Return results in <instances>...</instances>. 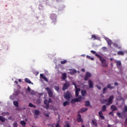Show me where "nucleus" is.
Returning <instances> with one entry per match:
<instances>
[{
  "label": "nucleus",
  "instance_id": "nucleus-1",
  "mask_svg": "<svg viewBox=\"0 0 127 127\" xmlns=\"http://www.w3.org/2000/svg\"><path fill=\"white\" fill-rule=\"evenodd\" d=\"M114 100V95H111L110 96L108 99H102L100 100L101 104H106V106H110L113 104V101Z\"/></svg>",
  "mask_w": 127,
  "mask_h": 127
},
{
  "label": "nucleus",
  "instance_id": "nucleus-2",
  "mask_svg": "<svg viewBox=\"0 0 127 127\" xmlns=\"http://www.w3.org/2000/svg\"><path fill=\"white\" fill-rule=\"evenodd\" d=\"M99 60L101 62L102 65L103 67H108V64L106 62V60L103 58V57H100Z\"/></svg>",
  "mask_w": 127,
  "mask_h": 127
},
{
  "label": "nucleus",
  "instance_id": "nucleus-3",
  "mask_svg": "<svg viewBox=\"0 0 127 127\" xmlns=\"http://www.w3.org/2000/svg\"><path fill=\"white\" fill-rule=\"evenodd\" d=\"M72 97L71 93L69 91H66L64 94V98L66 100H70V98Z\"/></svg>",
  "mask_w": 127,
  "mask_h": 127
},
{
  "label": "nucleus",
  "instance_id": "nucleus-4",
  "mask_svg": "<svg viewBox=\"0 0 127 127\" xmlns=\"http://www.w3.org/2000/svg\"><path fill=\"white\" fill-rule=\"evenodd\" d=\"M72 84L74 85L75 89V97H78L79 96V92H80V88H77V85L75 82H73Z\"/></svg>",
  "mask_w": 127,
  "mask_h": 127
},
{
  "label": "nucleus",
  "instance_id": "nucleus-5",
  "mask_svg": "<svg viewBox=\"0 0 127 127\" xmlns=\"http://www.w3.org/2000/svg\"><path fill=\"white\" fill-rule=\"evenodd\" d=\"M46 90H47L49 97H50V98L53 97V92H52V90H51V89H50L49 87H47Z\"/></svg>",
  "mask_w": 127,
  "mask_h": 127
},
{
  "label": "nucleus",
  "instance_id": "nucleus-6",
  "mask_svg": "<svg viewBox=\"0 0 127 127\" xmlns=\"http://www.w3.org/2000/svg\"><path fill=\"white\" fill-rule=\"evenodd\" d=\"M91 76H92V74L89 72H87L84 76L85 81H88V79L91 77Z\"/></svg>",
  "mask_w": 127,
  "mask_h": 127
},
{
  "label": "nucleus",
  "instance_id": "nucleus-7",
  "mask_svg": "<svg viewBox=\"0 0 127 127\" xmlns=\"http://www.w3.org/2000/svg\"><path fill=\"white\" fill-rule=\"evenodd\" d=\"M70 86V83L69 82H66L64 83L63 87V91H65L68 89V87Z\"/></svg>",
  "mask_w": 127,
  "mask_h": 127
},
{
  "label": "nucleus",
  "instance_id": "nucleus-8",
  "mask_svg": "<svg viewBox=\"0 0 127 127\" xmlns=\"http://www.w3.org/2000/svg\"><path fill=\"white\" fill-rule=\"evenodd\" d=\"M50 17L53 21H56V19H57L56 14L52 13L51 14Z\"/></svg>",
  "mask_w": 127,
  "mask_h": 127
},
{
  "label": "nucleus",
  "instance_id": "nucleus-9",
  "mask_svg": "<svg viewBox=\"0 0 127 127\" xmlns=\"http://www.w3.org/2000/svg\"><path fill=\"white\" fill-rule=\"evenodd\" d=\"M88 85L90 89L93 88L94 87V82L91 79L88 80Z\"/></svg>",
  "mask_w": 127,
  "mask_h": 127
},
{
  "label": "nucleus",
  "instance_id": "nucleus-10",
  "mask_svg": "<svg viewBox=\"0 0 127 127\" xmlns=\"http://www.w3.org/2000/svg\"><path fill=\"white\" fill-rule=\"evenodd\" d=\"M76 102H80V97H78L77 98H74L72 99L71 101V104H75Z\"/></svg>",
  "mask_w": 127,
  "mask_h": 127
},
{
  "label": "nucleus",
  "instance_id": "nucleus-11",
  "mask_svg": "<svg viewBox=\"0 0 127 127\" xmlns=\"http://www.w3.org/2000/svg\"><path fill=\"white\" fill-rule=\"evenodd\" d=\"M104 38H105V40L107 41L108 45H109V46H111V45H112V40H111L108 37H105Z\"/></svg>",
  "mask_w": 127,
  "mask_h": 127
},
{
  "label": "nucleus",
  "instance_id": "nucleus-12",
  "mask_svg": "<svg viewBox=\"0 0 127 127\" xmlns=\"http://www.w3.org/2000/svg\"><path fill=\"white\" fill-rule=\"evenodd\" d=\"M115 63H116L117 67L120 68L122 65V63L121 62V61L115 60Z\"/></svg>",
  "mask_w": 127,
  "mask_h": 127
},
{
  "label": "nucleus",
  "instance_id": "nucleus-13",
  "mask_svg": "<svg viewBox=\"0 0 127 127\" xmlns=\"http://www.w3.org/2000/svg\"><path fill=\"white\" fill-rule=\"evenodd\" d=\"M91 53H92V54H94L95 55V56H96V57H98V58H99L100 57H101V56H100V55L98 54V53H97V52L95 51H93L91 50L90 51Z\"/></svg>",
  "mask_w": 127,
  "mask_h": 127
},
{
  "label": "nucleus",
  "instance_id": "nucleus-14",
  "mask_svg": "<svg viewBox=\"0 0 127 127\" xmlns=\"http://www.w3.org/2000/svg\"><path fill=\"white\" fill-rule=\"evenodd\" d=\"M66 78H67V73H64L62 75V80H66Z\"/></svg>",
  "mask_w": 127,
  "mask_h": 127
},
{
  "label": "nucleus",
  "instance_id": "nucleus-15",
  "mask_svg": "<svg viewBox=\"0 0 127 127\" xmlns=\"http://www.w3.org/2000/svg\"><path fill=\"white\" fill-rule=\"evenodd\" d=\"M40 77H42V78L46 81L48 82V79L45 77V75H44L43 74H40Z\"/></svg>",
  "mask_w": 127,
  "mask_h": 127
},
{
  "label": "nucleus",
  "instance_id": "nucleus-16",
  "mask_svg": "<svg viewBox=\"0 0 127 127\" xmlns=\"http://www.w3.org/2000/svg\"><path fill=\"white\" fill-rule=\"evenodd\" d=\"M99 115L102 120L105 119V117H104V116H103V112L102 111H100L99 112Z\"/></svg>",
  "mask_w": 127,
  "mask_h": 127
},
{
  "label": "nucleus",
  "instance_id": "nucleus-17",
  "mask_svg": "<svg viewBox=\"0 0 127 127\" xmlns=\"http://www.w3.org/2000/svg\"><path fill=\"white\" fill-rule=\"evenodd\" d=\"M99 37H97V36L95 35H92L91 39H93V40H97V39H100Z\"/></svg>",
  "mask_w": 127,
  "mask_h": 127
},
{
  "label": "nucleus",
  "instance_id": "nucleus-18",
  "mask_svg": "<svg viewBox=\"0 0 127 127\" xmlns=\"http://www.w3.org/2000/svg\"><path fill=\"white\" fill-rule=\"evenodd\" d=\"M111 109L112 110V112H114V111H117V107L115 105H112L111 106Z\"/></svg>",
  "mask_w": 127,
  "mask_h": 127
},
{
  "label": "nucleus",
  "instance_id": "nucleus-19",
  "mask_svg": "<svg viewBox=\"0 0 127 127\" xmlns=\"http://www.w3.org/2000/svg\"><path fill=\"white\" fill-rule=\"evenodd\" d=\"M25 81L26 83H28V84H32V85H33V83L31 82V81H30V80L28 78H25Z\"/></svg>",
  "mask_w": 127,
  "mask_h": 127
},
{
  "label": "nucleus",
  "instance_id": "nucleus-20",
  "mask_svg": "<svg viewBox=\"0 0 127 127\" xmlns=\"http://www.w3.org/2000/svg\"><path fill=\"white\" fill-rule=\"evenodd\" d=\"M81 93L82 96H86V95H87V91L85 90H81Z\"/></svg>",
  "mask_w": 127,
  "mask_h": 127
},
{
  "label": "nucleus",
  "instance_id": "nucleus-21",
  "mask_svg": "<svg viewBox=\"0 0 127 127\" xmlns=\"http://www.w3.org/2000/svg\"><path fill=\"white\" fill-rule=\"evenodd\" d=\"M106 111H107V106L103 105L102 108V111L100 112H106Z\"/></svg>",
  "mask_w": 127,
  "mask_h": 127
},
{
  "label": "nucleus",
  "instance_id": "nucleus-22",
  "mask_svg": "<svg viewBox=\"0 0 127 127\" xmlns=\"http://www.w3.org/2000/svg\"><path fill=\"white\" fill-rule=\"evenodd\" d=\"M87 111H88V108H82L80 110V113H85V112H87Z\"/></svg>",
  "mask_w": 127,
  "mask_h": 127
},
{
  "label": "nucleus",
  "instance_id": "nucleus-23",
  "mask_svg": "<svg viewBox=\"0 0 127 127\" xmlns=\"http://www.w3.org/2000/svg\"><path fill=\"white\" fill-rule=\"evenodd\" d=\"M70 73L71 75H74V74L77 73V70H76L75 69H71Z\"/></svg>",
  "mask_w": 127,
  "mask_h": 127
},
{
  "label": "nucleus",
  "instance_id": "nucleus-24",
  "mask_svg": "<svg viewBox=\"0 0 127 127\" xmlns=\"http://www.w3.org/2000/svg\"><path fill=\"white\" fill-rule=\"evenodd\" d=\"M69 105H70V102L68 101H65L63 103L64 107H66V106H69Z\"/></svg>",
  "mask_w": 127,
  "mask_h": 127
},
{
  "label": "nucleus",
  "instance_id": "nucleus-25",
  "mask_svg": "<svg viewBox=\"0 0 127 127\" xmlns=\"http://www.w3.org/2000/svg\"><path fill=\"white\" fill-rule=\"evenodd\" d=\"M85 107H89V106H91L90 101H85Z\"/></svg>",
  "mask_w": 127,
  "mask_h": 127
},
{
  "label": "nucleus",
  "instance_id": "nucleus-26",
  "mask_svg": "<svg viewBox=\"0 0 127 127\" xmlns=\"http://www.w3.org/2000/svg\"><path fill=\"white\" fill-rule=\"evenodd\" d=\"M20 124L21 125H22V126L23 127H25V125H26V123L25 122V121H20Z\"/></svg>",
  "mask_w": 127,
  "mask_h": 127
},
{
  "label": "nucleus",
  "instance_id": "nucleus-27",
  "mask_svg": "<svg viewBox=\"0 0 127 127\" xmlns=\"http://www.w3.org/2000/svg\"><path fill=\"white\" fill-rule=\"evenodd\" d=\"M40 114V111L38 110H35V115L36 116H38Z\"/></svg>",
  "mask_w": 127,
  "mask_h": 127
},
{
  "label": "nucleus",
  "instance_id": "nucleus-28",
  "mask_svg": "<svg viewBox=\"0 0 127 127\" xmlns=\"http://www.w3.org/2000/svg\"><path fill=\"white\" fill-rule=\"evenodd\" d=\"M78 114L77 117V122H78V123H80V111H78Z\"/></svg>",
  "mask_w": 127,
  "mask_h": 127
},
{
  "label": "nucleus",
  "instance_id": "nucleus-29",
  "mask_svg": "<svg viewBox=\"0 0 127 127\" xmlns=\"http://www.w3.org/2000/svg\"><path fill=\"white\" fill-rule=\"evenodd\" d=\"M13 105L16 107L17 108L18 107V102L16 101H13Z\"/></svg>",
  "mask_w": 127,
  "mask_h": 127
},
{
  "label": "nucleus",
  "instance_id": "nucleus-30",
  "mask_svg": "<svg viewBox=\"0 0 127 127\" xmlns=\"http://www.w3.org/2000/svg\"><path fill=\"white\" fill-rule=\"evenodd\" d=\"M86 58H88V59H90L92 61H94V60H95V59L94 58H92L91 57V56L88 55L86 56Z\"/></svg>",
  "mask_w": 127,
  "mask_h": 127
},
{
  "label": "nucleus",
  "instance_id": "nucleus-31",
  "mask_svg": "<svg viewBox=\"0 0 127 127\" xmlns=\"http://www.w3.org/2000/svg\"><path fill=\"white\" fill-rule=\"evenodd\" d=\"M0 121L2 123H4V122H5V119H4V118L3 117L0 116Z\"/></svg>",
  "mask_w": 127,
  "mask_h": 127
},
{
  "label": "nucleus",
  "instance_id": "nucleus-32",
  "mask_svg": "<svg viewBox=\"0 0 127 127\" xmlns=\"http://www.w3.org/2000/svg\"><path fill=\"white\" fill-rule=\"evenodd\" d=\"M112 85H113V84H108L107 85V88L108 89H110V90H112V89H114V87H112Z\"/></svg>",
  "mask_w": 127,
  "mask_h": 127
},
{
  "label": "nucleus",
  "instance_id": "nucleus-33",
  "mask_svg": "<svg viewBox=\"0 0 127 127\" xmlns=\"http://www.w3.org/2000/svg\"><path fill=\"white\" fill-rule=\"evenodd\" d=\"M118 55H124V54H125V52L121 51H119L118 52Z\"/></svg>",
  "mask_w": 127,
  "mask_h": 127
},
{
  "label": "nucleus",
  "instance_id": "nucleus-34",
  "mask_svg": "<svg viewBox=\"0 0 127 127\" xmlns=\"http://www.w3.org/2000/svg\"><path fill=\"white\" fill-rule=\"evenodd\" d=\"M123 113H127V106H125L124 110H123Z\"/></svg>",
  "mask_w": 127,
  "mask_h": 127
},
{
  "label": "nucleus",
  "instance_id": "nucleus-35",
  "mask_svg": "<svg viewBox=\"0 0 127 127\" xmlns=\"http://www.w3.org/2000/svg\"><path fill=\"white\" fill-rule=\"evenodd\" d=\"M67 63V60H64V61H62L61 62V64H66Z\"/></svg>",
  "mask_w": 127,
  "mask_h": 127
},
{
  "label": "nucleus",
  "instance_id": "nucleus-36",
  "mask_svg": "<svg viewBox=\"0 0 127 127\" xmlns=\"http://www.w3.org/2000/svg\"><path fill=\"white\" fill-rule=\"evenodd\" d=\"M107 90H108V87H104L103 89V94H105V93H106V91H107Z\"/></svg>",
  "mask_w": 127,
  "mask_h": 127
},
{
  "label": "nucleus",
  "instance_id": "nucleus-37",
  "mask_svg": "<svg viewBox=\"0 0 127 127\" xmlns=\"http://www.w3.org/2000/svg\"><path fill=\"white\" fill-rule=\"evenodd\" d=\"M92 123H93V125L94 126H95V127H97V122H96L94 121V120H92Z\"/></svg>",
  "mask_w": 127,
  "mask_h": 127
},
{
  "label": "nucleus",
  "instance_id": "nucleus-38",
  "mask_svg": "<svg viewBox=\"0 0 127 127\" xmlns=\"http://www.w3.org/2000/svg\"><path fill=\"white\" fill-rule=\"evenodd\" d=\"M54 89L56 91H59V86H55Z\"/></svg>",
  "mask_w": 127,
  "mask_h": 127
},
{
  "label": "nucleus",
  "instance_id": "nucleus-39",
  "mask_svg": "<svg viewBox=\"0 0 127 127\" xmlns=\"http://www.w3.org/2000/svg\"><path fill=\"white\" fill-rule=\"evenodd\" d=\"M13 126L14 127H17V123L16 122L14 123V124H13Z\"/></svg>",
  "mask_w": 127,
  "mask_h": 127
},
{
  "label": "nucleus",
  "instance_id": "nucleus-40",
  "mask_svg": "<svg viewBox=\"0 0 127 127\" xmlns=\"http://www.w3.org/2000/svg\"><path fill=\"white\" fill-rule=\"evenodd\" d=\"M44 104H45V105H47V104H49V102H48V101L47 100H45V101H44Z\"/></svg>",
  "mask_w": 127,
  "mask_h": 127
},
{
  "label": "nucleus",
  "instance_id": "nucleus-41",
  "mask_svg": "<svg viewBox=\"0 0 127 127\" xmlns=\"http://www.w3.org/2000/svg\"><path fill=\"white\" fill-rule=\"evenodd\" d=\"M29 107H30L31 108H33V104L32 103H30L29 104Z\"/></svg>",
  "mask_w": 127,
  "mask_h": 127
},
{
  "label": "nucleus",
  "instance_id": "nucleus-42",
  "mask_svg": "<svg viewBox=\"0 0 127 127\" xmlns=\"http://www.w3.org/2000/svg\"><path fill=\"white\" fill-rule=\"evenodd\" d=\"M27 91L28 92H30V91H31V89H30V87H29V86H28Z\"/></svg>",
  "mask_w": 127,
  "mask_h": 127
},
{
  "label": "nucleus",
  "instance_id": "nucleus-43",
  "mask_svg": "<svg viewBox=\"0 0 127 127\" xmlns=\"http://www.w3.org/2000/svg\"><path fill=\"white\" fill-rule=\"evenodd\" d=\"M113 46H114L115 47H116V48L118 47V44H116V43H113Z\"/></svg>",
  "mask_w": 127,
  "mask_h": 127
},
{
  "label": "nucleus",
  "instance_id": "nucleus-44",
  "mask_svg": "<svg viewBox=\"0 0 127 127\" xmlns=\"http://www.w3.org/2000/svg\"><path fill=\"white\" fill-rule=\"evenodd\" d=\"M102 49L104 51H105V50H107V47H102Z\"/></svg>",
  "mask_w": 127,
  "mask_h": 127
},
{
  "label": "nucleus",
  "instance_id": "nucleus-45",
  "mask_svg": "<svg viewBox=\"0 0 127 127\" xmlns=\"http://www.w3.org/2000/svg\"><path fill=\"white\" fill-rule=\"evenodd\" d=\"M49 109V104H46V109Z\"/></svg>",
  "mask_w": 127,
  "mask_h": 127
},
{
  "label": "nucleus",
  "instance_id": "nucleus-46",
  "mask_svg": "<svg viewBox=\"0 0 127 127\" xmlns=\"http://www.w3.org/2000/svg\"><path fill=\"white\" fill-rule=\"evenodd\" d=\"M97 88H98V89H99V90H101V87L100 86V85H96Z\"/></svg>",
  "mask_w": 127,
  "mask_h": 127
},
{
  "label": "nucleus",
  "instance_id": "nucleus-47",
  "mask_svg": "<svg viewBox=\"0 0 127 127\" xmlns=\"http://www.w3.org/2000/svg\"><path fill=\"white\" fill-rule=\"evenodd\" d=\"M44 116H46L47 118H49V114H44Z\"/></svg>",
  "mask_w": 127,
  "mask_h": 127
},
{
  "label": "nucleus",
  "instance_id": "nucleus-48",
  "mask_svg": "<svg viewBox=\"0 0 127 127\" xmlns=\"http://www.w3.org/2000/svg\"><path fill=\"white\" fill-rule=\"evenodd\" d=\"M118 116H119V118H122V116H121V113H117Z\"/></svg>",
  "mask_w": 127,
  "mask_h": 127
},
{
  "label": "nucleus",
  "instance_id": "nucleus-49",
  "mask_svg": "<svg viewBox=\"0 0 127 127\" xmlns=\"http://www.w3.org/2000/svg\"><path fill=\"white\" fill-rule=\"evenodd\" d=\"M56 127H61L59 123H57V124L56 125Z\"/></svg>",
  "mask_w": 127,
  "mask_h": 127
},
{
  "label": "nucleus",
  "instance_id": "nucleus-50",
  "mask_svg": "<svg viewBox=\"0 0 127 127\" xmlns=\"http://www.w3.org/2000/svg\"><path fill=\"white\" fill-rule=\"evenodd\" d=\"M48 103H52V100H51V99L50 98L49 99Z\"/></svg>",
  "mask_w": 127,
  "mask_h": 127
},
{
  "label": "nucleus",
  "instance_id": "nucleus-51",
  "mask_svg": "<svg viewBox=\"0 0 127 127\" xmlns=\"http://www.w3.org/2000/svg\"><path fill=\"white\" fill-rule=\"evenodd\" d=\"M80 123H83V119H82V118H81V116L80 117Z\"/></svg>",
  "mask_w": 127,
  "mask_h": 127
},
{
  "label": "nucleus",
  "instance_id": "nucleus-52",
  "mask_svg": "<svg viewBox=\"0 0 127 127\" xmlns=\"http://www.w3.org/2000/svg\"><path fill=\"white\" fill-rule=\"evenodd\" d=\"M64 127H70V125L69 124H67L66 125H64Z\"/></svg>",
  "mask_w": 127,
  "mask_h": 127
},
{
  "label": "nucleus",
  "instance_id": "nucleus-53",
  "mask_svg": "<svg viewBox=\"0 0 127 127\" xmlns=\"http://www.w3.org/2000/svg\"><path fill=\"white\" fill-rule=\"evenodd\" d=\"M113 111H112V112H110V113H109V115H112V116H114V113H113Z\"/></svg>",
  "mask_w": 127,
  "mask_h": 127
},
{
  "label": "nucleus",
  "instance_id": "nucleus-54",
  "mask_svg": "<svg viewBox=\"0 0 127 127\" xmlns=\"http://www.w3.org/2000/svg\"><path fill=\"white\" fill-rule=\"evenodd\" d=\"M115 86H118L119 85V83L118 82H115Z\"/></svg>",
  "mask_w": 127,
  "mask_h": 127
},
{
  "label": "nucleus",
  "instance_id": "nucleus-55",
  "mask_svg": "<svg viewBox=\"0 0 127 127\" xmlns=\"http://www.w3.org/2000/svg\"><path fill=\"white\" fill-rule=\"evenodd\" d=\"M81 71L82 72H85V68H82Z\"/></svg>",
  "mask_w": 127,
  "mask_h": 127
},
{
  "label": "nucleus",
  "instance_id": "nucleus-56",
  "mask_svg": "<svg viewBox=\"0 0 127 127\" xmlns=\"http://www.w3.org/2000/svg\"><path fill=\"white\" fill-rule=\"evenodd\" d=\"M33 93H34V91L33 90H32L31 92V95H33Z\"/></svg>",
  "mask_w": 127,
  "mask_h": 127
},
{
  "label": "nucleus",
  "instance_id": "nucleus-57",
  "mask_svg": "<svg viewBox=\"0 0 127 127\" xmlns=\"http://www.w3.org/2000/svg\"><path fill=\"white\" fill-rule=\"evenodd\" d=\"M14 83L16 84H18V82L16 80L14 81Z\"/></svg>",
  "mask_w": 127,
  "mask_h": 127
},
{
  "label": "nucleus",
  "instance_id": "nucleus-58",
  "mask_svg": "<svg viewBox=\"0 0 127 127\" xmlns=\"http://www.w3.org/2000/svg\"><path fill=\"white\" fill-rule=\"evenodd\" d=\"M112 127V125L109 124L108 126H107V127Z\"/></svg>",
  "mask_w": 127,
  "mask_h": 127
},
{
  "label": "nucleus",
  "instance_id": "nucleus-59",
  "mask_svg": "<svg viewBox=\"0 0 127 127\" xmlns=\"http://www.w3.org/2000/svg\"><path fill=\"white\" fill-rule=\"evenodd\" d=\"M125 123H126V124H127V118L126 119Z\"/></svg>",
  "mask_w": 127,
  "mask_h": 127
},
{
  "label": "nucleus",
  "instance_id": "nucleus-60",
  "mask_svg": "<svg viewBox=\"0 0 127 127\" xmlns=\"http://www.w3.org/2000/svg\"><path fill=\"white\" fill-rule=\"evenodd\" d=\"M33 108H36V106L35 105H33Z\"/></svg>",
  "mask_w": 127,
  "mask_h": 127
},
{
  "label": "nucleus",
  "instance_id": "nucleus-61",
  "mask_svg": "<svg viewBox=\"0 0 127 127\" xmlns=\"http://www.w3.org/2000/svg\"><path fill=\"white\" fill-rule=\"evenodd\" d=\"M110 60H111V61H113V60H114V59L111 58V59H110Z\"/></svg>",
  "mask_w": 127,
  "mask_h": 127
},
{
  "label": "nucleus",
  "instance_id": "nucleus-62",
  "mask_svg": "<svg viewBox=\"0 0 127 127\" xmlns=\"http://www.w3.org/2000/svg\"><path fill=\"white\" fill-rule=\"evenodd\" d=\"M81 56H84L85 57V56H86V55H81Z\"/></svg>",
  "mask_w": 127,
  "mask_h": 127
},
{
  "label": "nucleus",
  "instance_id": "nucleus-63",
  "mask_svg": "<svg viewBox=\"0 0 127 127\" xmlns=\"http://www.w3.org/2000/svg\"><path fill=\"white\" fill-rule=\"evenodd\" d=\"M18 81H19V82H21V79H20L18 80Z\"/></svg>",
  "mask_w": 127,
  "mask_h": 127
},
{
  "label": "nucleus",
  "instance_id": "nucleus-64",
  "mask_svg": "<svg viewBox=\"0 0 127 127\" xmlns=\"http://www.w3.org/2000/svg\"><path fill=\"white\" fill-rule=\"evenodd\" d=\"M80 100H82V97L80 96Z\"/></svg>",
  "mask_w": 127,
  "mask_h": 127
}]
</instances>
